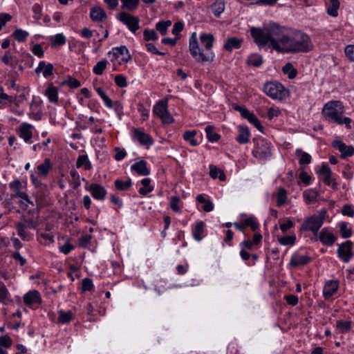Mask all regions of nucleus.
<instances>
[{"label": "nucleus", "mask_w": 354, "mask_h": 354, "mask_svg": "<svg viewBox=\"0 0 354 354\" xmlns=\"http://www.w3.org/2000/svg\"><path fill=\"white\" fill-rule=\"evenodd\" d=\"M250 34L259 48L272 49L279 53L307 52L313 47L308 35L275 22H270L263 28L252 27Z\"/></svg>", "instance_id": "f257e3e1"}, {"label": "nucleus", "mask_w": 354, "mask_h": 354, "mask_svg": "<svg viewBox=\"0 0 354 354\" xmlns=\"http://www.w3.org/2000/svg\"><path fill=\"white\" fill-rule=\"evenodd\" d=\"M200 42L203 48H200L196 32L192 33L189 37V50L192 56L198 62L213 61L214 53L211 50L214 38L211 33H202L199 37Z\"/></svg>", "instance_id": "f03ea898"}, {"label": "nucleus", "mask_w": 354, "mask_h": 354, "mask_svg": "<svg viewBox=\"0 0 354 354\" xmlns=\"http://www.w3.org/2000/svg\"><path fill=\"white\" fill-rule=\"evenodd\" d=\"M322 113L327 120L335 122L344 113V106L339 101H330L324 106Z\"/></svg>", "instance_id": "7ed1b4c3"}, {"label": "nucleus", "mask_w": 354, "mask_h": 354, "mask_svg": "<svg viewBox=\"0 0 354 354\" xmlns=\"http://www.w3.org/2000/svg\"><path fill=\"white\" fill-rule=\"evenodd\" d=\"M267 95L272 99L283 100L288 96V91L285 87L277 82H268L263 88Z\"/></svg>", "instance_id": "20e7f679"}, {"label": "nucleus", "mask_w": 354, "mask_h": 354, "mask_svg": "<svg viewBox=\"0 0 354 354\" xmlns=\"http://www.w3.org/2000/svg\"><path fill=\"white\" fill-rule=\"evenodd\" d=\"M108 55L111 56V61L112 62L120 65L127 63L131 59L129 50L124 46L113 48Z\"/></svg>", "instance_id": "39448f33"}, {"label": "nucleus", "mask_w": 354, "mask_h": 354, "mask_svg": "<svg viewBox=\"0 0 354 354\" xmlns=\"http://www.w3.org/2000/svg\"><path fill=\"white\" fill-rule=\"evenodd\" d=\"M153 112L160 118L164 124H171L174 121L167 110V102L166 100L158 102L153 106Z\"/></svg>", "instance_id": "423d86ee"}, {"label": "nucleus", "mask_w": 354, "mask_h": 354, "mask_svg": "<svg viewBox=\"0 0 354 354\" xmlns=\"http://www.w3.org/2000/svg\"><path fill=\"white\" fill-rule=\"evenodd\" d=\"M117 19L126 25L132 32H136L140 28V19L138 17L133 16L125 12H122L118 14Z\"/></svg>", "instance_id": "0eeeda50"}, {"label": "nucleus", "mask_w": 354, "mask_h": 354, "mask_svg": "<svg viewBox=\"0 0 354 354\" xmlns=\"http://www.w3.org/2000/svg\"><path fill=\"white\" fill-rule=\"evenodd\" d=\"M131 136L134 141L145 146L147 149H149L153 144L152 137L140 129H133Z\"/></svg>", "instance_id": "6e6552de"}, {"label": "nucleus", "mask_w": 354, "mask_h": 354, "mask_svg": "<svg viewBox=\"0 0 354 354\" xmlns=\"http://www.w3.org/2000/svg\"><path fill=\"white\" fill-rule=\"evenodd\" d=\"M33 125L23 122L17 129V134L26 143H30L33 135Z\"/></svg>", "instance_id": "1a4fd4ad"}, {"label": "nucleus", "mask_w": 354, "mask_h": 354, "mask_svg": "<svg viewBox=\"0 0 354 354\" xmlns=\"http://www.w3.org/2000/svg\"><path fill=\"white\" fill-rule=\"evenodd\" d=\"M86 189L91 194L92 196L98 201H104L107 194L106 189L97 183H92Z\"/></svg>", "instance_id": "9d476101"}, {"label": "nucleus", "mask_w": 354, "mask_h": 354, "mask_svg": "<svg viewBox=\"0 0 354 354\" xmlns=\"http://www.w3.org/2000/svg\"><path fill=\"white\" fill-rule=\"evenodd\" d=\"M241 115L245 119L248 120L249 122L252 124L258 130L260 131H263V126L261 125L259 119L256 117L254 114L250 112L248 109L242 106H238L236 108Z\"/></svg>", "instance_id": "9b49d317"}, {"label": "nucleus", "mask_w": 354, "mask_h": 354, "mask_svg": "<svg viewBox=\"0 0 354 354\" xmlns=\"http://www.w3.org/2000/svg\"><path fill=\"white\" fill-rule=\"evenodd\" d=\"M337 254L338 257L344 263L349 262L354 255V253L352 251L351 245H339L337 250Z\"/></svg>", "instance_id": "f8f14e48"}, {"label": "nucleus", "mask_w": 354, "mask_h": 354, "mask_svg": "<svg viewBox=\"0 0 354 354\" xmlns=\"http://www.w3.org/2000/svg\"><path fill=\"white\" fill-rule=\"evenodd\" d=\"M37 75L42 74L45 78H48L53 75L54 66L50 63H46L44 61L39 62L35 70Z\"/></svg>", "instance_id": "ddd939ff"}, {"label": "nucleus", "mask_w": 354, "mask_h": 354, "mask_svg": "<svg viewBox=\"0 0 354 354\" xmlns=\"http://www.w3.org/2000/svg\"><path fill=\"white\" fill-rule=\"evenodd\" d=\"M30 111L28 115L29 117L35 120H39L41 118V110L40 107V100L37 97H33L32 102L30 104Z\"/></svg>", "instance_id": "4468645a"}, {"label": "nucleus", "mask_w": 354, "mask_h": 354, "mask_svg": "<svg viewBox=\"0 0 354 354\" xmlns=\"http://www.w3.org/2000/svg\"><path fill=\"white\" fill-rule=\"evenodd\" d=\"M322 225V221L318 216H313L310 217L304 223L303 227L306 230L312 232L317 231Z\"/></svg>", "instance_id": "2eb2a0df"}, {"label": "nucleus", "mask_w": 354, "mask_h": 354, "mask_svg": "<svg viewBox=\"0 0 354 354\" xmlns=\"http://www.w3.org/2000/svg\"><path fill=\"white\" fill-rule=\"evenodd\" d=\"M35 223L30 221H25L24 223H19L17 226L18 235L21 237L23 241H29L28 236L26 232L27 228H35Z\"/></svg>", "instance_id": "dca6fc26"}, {"label": "nucleus", "mask_w": 354, "mask_h": 354, "mask_svg": "<svg viewBox=\"0 0 354 354\" xmlns=\"http://www.w3.org/2000/svg\"><path fill=\"white\" fill-rule=\"evenodd\" d=\"M318 173L322 176L324 183L328 185L333 184V180L332 178V171L329 167L326 164H322Z\"/></svg>", "instance_id": "f3484780"}, {"label": "nucleus", "mask_w": 354, "mask_h": 354, "mask_svg": "<svg viewBox=\"0 0 354 354\" xmlns=\"http://www.w3.org/2000/svg\"><path fill=\"white\" fill-rule=\"evenodd\" d=\"M339 283L337 281H329L326 283L324 289L323 295L326 299H328L335 294L338 289Z\"/></svg>", "instance_id": "a211bd4d"}, {"label": "nucleus", "mask_w": 354, "mask_h": 354, "mask_svg": "<svg viewBox=\"0 0 354 354\" xmlns=\"http://www.w3.org/2000/svg\"><path fill=\"white\" fill-rule=\"evenodd\" d=\"M131 169L140 176H147L150 174V169L144 160H140L131 165Z\"/></svg>", "instance_id": "6ab92c4d"}, {"label": "nucleus", "mask_w": 354, "mask_h": 354, "mask_svg": "<svg viewBox=\"0 0 354 354\" xmlns=\"http://www.w3.org/2000/svg\"><path fill=\"white\" fill-rule=\"evenodd\" d=\"M333 146L341 152L342 156L344 158L351 156L353 154V148L351 146L346 145L342 141H334Z\"/></svg>", "instance_id": "aec40b11"}, {"label": "nucleus", "mask_w": 354, "mask_h": 354, "mask_svg": "<svg viewBox=\"0 0 354 354\" xmlns=\"http://www.w3.org/2000/svg\"><path fill=\"white\" fill-rule=\"evenodd\" d=\"M90 17L93 21H102L107 16L103 8L100 6L93 7L90 10Z\"/></svg>", "instance_id": "412c9836"}, {"label": "nucleus", "mask_w": 354, "mask_h": 354, "mask_svg": "<svg viewBox=\"0 0 354 354\" xmlns=\"http://www.w3.org/2000/svg\"><path fill=\"white\" fill-rule=\"evenodd\" d=\"M24 301L26 305L40 304L41 298L37 290L29 291L24 296Z\"/></svg>", "instance_id": "4be33fe9"}, {"label": "nucleus", "mask_w": 354, "mask_h": 354, "mask_svg": "<svg viewBox=\"0 0 354 354\" xmlns=\"http://www.w3.org/2000/svg\"><path fill=\"white\" fill-rule=\"evenodd\" d=\"M0 302L6 306L13 302L8 290L3 282H0Z\"/></svg>", "instance_id": "5701e85b"}, {"label": "nucleus", "mask_w": 354, "mask_h": 354, "mask_svg": "<svg viewBox=\"0 0 354 354\" xmlns=\"http://www.w3.org/2000/svg\"><path fill=\"white\" fill-rule=\"evenodd\" d=\"M319 240L323 243H333L336 241V236L332 230L323 229L319 234Z\"/></svg>", "instance_id": "b1692460"}, {"label": "nucleus", "mask_w": 354, "mask_h": 354, "mask_svg": "<svg viewBox=\"0 0 354 354\" xmlns=\"http://www.w3.org/2000/svg\"><path fill=\"white\" fill-rule=\"evenodd\" d=\"M276 204L278 207L285 205L288 201L286 190L283 187H279L274 194Z\"/></svg>", "instance_id": "393cba45"}, {"label": "nucleus", "mask_w": 354, "mask_h": 354, "mask_svg": "<svg viewBox=\"0 0 354 354\" xmlns=\"http://www.w3.org/2000/svg\"><path fill=\"white\" fill-rule=\"evenodd\" d=\"M250 131L247 127L240 126L239 127V134L236 138V141L240 144H245L250 140Z\"/></svg>", "instance_id": "a878e982"}, {"label": "nucleus", "mask_w": 354, "mask_h": 354, "mask_svg": "<svg viewBox=\"0 0 354 354\" xmlns=\"http://www.w3.org/2000/svg\"><path fill=\"white\" fill-rule=\"evenodd\" d=\"M2 63L10 67H15L17 64V57L10 51H6L4 55L0 57Z\"/></svg>", "instance_id": "bb28decb"}, {"label": "nucleus", "mask_w": 354, "mask_h": 354, "mask_svg": "<svg viewBox=\"0 0 354 354\" xmlns=\"http://www.w3.org/2000/svg\"><path fill=\"white\" fill-rule=\"evenodd\" d=\"M295 155L300 165H308L311 162V156L300 149H296Z\"/></svg>", "instance_id": "cd10ccee"}, {"label": "nucleus", "mask_w": 354, "mask_h": 354, "mask_svg": "<svg viewBox=\"0 0 354 354\" xmlns=\"http://www.w3.org/2000/svg\"><path fill=\"white\" fill-rule=\"evenodd\" d=\"M205 223L203 221H198L193 228V236L196 241L199 242L204 236Z\"/></svg>", "instance_id": "c85d7f7f"}, {"label": "nucleus", "mask_w": 354, "mask_h": 354, "mask_svg": "<svg viewBox=\"0 0 354 354\" xmlns=\"http://www.w3.org/2000/svg\"><path fill=\"white\" fill-rule=\"evenodd\" d=\"M45 95L50 102L57 104L58 102V89L53 84L48 85L45 91Z\"/></svg>", "instance_id": "c756f323"}, {"label": "nucleus", "mask_w": 354, "mask_h": 354, "mask_svg": "<svg viewBox=\"0 0 354 354\" xmlns=\"http://www.w3.org/2000/svg\"><path fill=\"white\" fill-rule=\"evenodd\" d=\"M57 321L62 324L69 323L74 316V313L72 310L64 311L63 310H58Z\"/></svg>", "instance_id": "7c9ffc66"}, {"label": "nucleus", "mask_w": 354, "mask_h": 354, "mask_svg": "<svg viewBox=\"0 0 354 354\" xmlns=\"http://www.w3.org/2000/svg\"><path fill=\"white\" fill-rule=\"evenodd\" d=\"M242 40L236 37H231L226 39L224 48L227 51H232L234 49H238L241 47Z\"/></svg>", "instance_id": "2f4dec72"}, {"label": "nucleus", "mask_w": 354, "mask_h": 354, "mask_svg": "<svg viewBox=\"0 0 354 354\" xmlns=\"http://www.w3.org/2000/svg\"><path fill=\"white\" fill-rule=\"evenodd\" d=\"M310 258L307 255H293L290 259V264L292 266H299L307 264Z\"/></svg>", "instance_id": "473e14b6"}, {"label": "nucleus", "mask_w": 354, "mask_h": 354, "mask_svg": "<svg viewBox=\"0 0 354 354\" xmlns=\"http://www.w3.org/2000/svg\"><path fill=\"white\" fill-rule=\"evenodd\" d=\"M318 193L315 189H309L303 192V198L307 204H313L317 201Z\"/></svg>", "instance_id": "72a5a7b5"}, {"label": "nucleus", "mask_w": 354, "mask_h": 354, "mask_svg": "<svg viewBox=\"0 0 354 354\" xmlns=\"http://www.w3.org/2000/svg\"><path fill=\"white\" fill-rule=\"evenodd\" d=\"M51 167H52V165H51L50 159L46 158L43 163L39 165L37 167L38 174L41 176L46 177L48 175V171L50 169Z\"/></svg>", "instance_id": "f704fd0d"}, {"label": "nucleus", "mask_w": 354, "mask_h": 354, "mask_svg": "<svg viewBox=\"0 0 354 354\" xmlns=\"http://www.w3.org/2000/svg\"><path fill=\"white\" fill-rule=\"evenodd\" d=\"M151 179L148 178H144L140 181L142 187L138 190L140 194L145 195L153 191V187L151 185Z\"/></svg>", "instance_id": "c9c22d12"}, {"label": "nucleus", "mask_w": 354, "mask_h": 354, "mask_svg": "<svg viewBox=\"0 0 354 354\" xmlns=\"http://www.w3.org/2000/svg\"><path fill=\"white\" fill-rule=\"evenodd\" d=\"M335 327L340 333H346L351 329V321L338 320L336 322Z\"/></svg>", "instance_id": "e433bc0d"}, {"label": "nucleus", "mask_w": 354, "mask_h": 354, "mask_svg": "<svg viewBox=\"0 0 354 354\" xmlns=\"http://www.w3.org/2000/svg\"><path fill=\"white\" fill-rule=\"evenodd\" d=\"M211 9L215 16H220L225 10L224 1L222 0H216L212 5Z\"/></svg>", "instance_id": "4c0bfd02"}, {"label": "nucleus", "mask_w": 354, "mask_h": 354, "mask_svg": "<svg viewBox=\"0 0 354 354\" xmlns=\"http://www.w3.org/2000/svg\"><path fill=\"white\" fill-rule=\"evenodd\" d=\"M76 166L77 168L83 167L85 170L91 169V163L86 155H81L77 158Z\"/></svg>", "instance_id": "58836bf2"}, {"label": "nucleus", "mask_w": 354, "mask_h": 354, "mask_svg": "<svg viewBox=\"0 0 354 354\" xmlns=\"http://www.w3.org/2000/svg\"><path fill=\"white\" fill-rule=\"evenodd\" d=\"M197 201L203 204V209L207 212H211L214 209L213 203L208 199H206L202 194L198 195Z\"/></svg>", "instance_id": "ea45409f"}, {"label": "nucleus", "mask_w": 354, "mask_h": 354, "mask_svg": "<svg viewBox=\"0 0 354 354\" xmlns=\"http://www.w3.org/2000/svg\"><path fill=\"white\" fill-rule=\"evenodd\" d=\"M209 175L213 178H219L221 180L223 181L225 180V175L224 172L214 165H209Z\"/></svg>", "instance_id": "a19ab883"}, {"label": "nucleus", "mask_w": 354, "mask_h": 354, "mask_svg": "<svg viewBox=\"0 0 354 354\" xmlns=\"http://www.w3.org/2000/svg\"><path fill=\"white\" fill-rule=\"evenodd\" d=\"M13 37L18 42H24L29 37L28 31L21 28H17L12 33Z\"/></svg>", "instance_id": "79ce46f5"}, {"label": "nucleus", "mask_w": 354, "mask_h": 354, "mask_svg": "<svg viewBox=\"0 0 354 354\" xmlns=\"http://www.w3.org/2000/svg\"><path fill=\"white\" fill-rule=\"evenodd\" d=\"M122 8L129 11L136 10L140 3V0H120Z\"/></svg>", "instance_id": "37998d69"}, {"label": "nucleus", "mask_w": 354, "mask_h": 354, "mask_svg": "<svg viewBox=\"0 0 354 354\" xmlns=\"http://www.w3.org/2000/svg\"><path fill=\"white\" fill-rule=\"evenodd\" d=\"M247 64L254 67H259L263 62L262 57L257 53L250 55L247 59Z\"/></svg>", "instance_id": "c03bdc74"}, {"label": "nucleus", "mask_w": 354, "mask_h": 354, "mask_svg": "<svg viewBox=\"0 0 354 354\" xmlns=\"http://www.w3.org/2000/svg\"><path fill=\"white\" fill-rule=\"evenodd\" d=\"M340 234L344 239L348 238L351 236L352 231L348 223L341 222L338 223Z\"/></svg>", "instance_id": "a18cd8bd"}, {"label": "nucleus", "mask_w": 354, "mask_h": 354, "mask_svg": "<svg viewBox=\"0 0 354 354\" xmlns=\"http://www.w3.org/2000/svg\"><path fill=\"white\" fill-rule=\"evenodd\" d=\"M207 138L211 142H215L220 138V136L214 131L212 126H207L205 129Z\"/></svg>", "instance_id": "49530a36"}, {"label": "nucleus", "mask_w": 354, "mask_h": 354, "mask_svg": "<svg viewBox=\"0 0 354 354\" xmlns=\"http://www.w3.org/2000/svg\"><path fill=\"white\" fill-rule=\"evenodd\" d=\"M108 61L106 59H102L97 62L93 66V71L95 75H100L104 73V71L106 68Z\"/></svg>", "instance_id": "de8ad7c7"}, {"label": "nucleus", "mask_w": 354, "mask_h": 354, "mask_svg": "<svg viewBox=\"0 0 354 354\" xmlns=\"http://www.w3.org/2000/svg\"><path fill=\"white\" fill-rule=\"evenodd\" d=\"M66 37L62 33L56 34L50 37L53 46H63L66 44Z\"/></svg>", "instance_id": "09e8293b"}, {"label": "nucleus", "mask_w": 354, "mask_h": 354, "mask_svg": "<svg viewBox=\"0 0 354 354\" xmlns=\"http://www.w3.org/2000/svg\"><path fill=\"white\" fill-rule=\"evenodd\" d=\"M195 131H187L183 134V138L192 146L196 147L198 145V140L195 138Z\"/></svg>", "instance_id": "8fccbe9b"}, {"label": "nucleus", "mask_w": 354, "mask_h": 354, "mask_svg": "<svg viewBox=\"0 0 354 354\" xmlns=\"http://www.w3.org/2000/svg\"><path fill=\"white\" fill-rule=\"evenodd\" d=\"M115 187L119 191H124L128 189L131 185V179H127L126 180H122L120 179H117L115 180Z\"/></svg>", "instance_id": "3c124183"}, {"label": "nucleus", "mask_w": 354, "mask_h": 354, "mask_svg": "<svg viewBox=\"0 0 354 354\" xmlns=\"http://www.w3.org/2000/svg\"><path fill=\"white\" fill-rule=\"evenodd\" d=\"M339 7V0H330V4L327 8V13L332 17H336L337 15V10Z\"/></svg>", "instance_id": "603ef678"}, {"label": "nucleus", "mask_w": 354, "mask_h": 354, "mask_svg": "<svg viewBox=\"0 0 354 354\" xmlns=\"http://www.w3.org/2000/svg\"><path fill=\"white\" fill-rule=\"evenodd\" d=\"M97 93L100 95V97L103 100L106 106L109 108L113 107V102L112 100L106 95L105 92L103 91L102 88L97 87L95 88Z\"/></svg>", "instance_id": "864d4df0"}, {"label": "nucleus", "mask_w": 354, "mask_h": 354, "mask_svg": "<svg viewBox=\"0 0 354 354\" xmlns=\"http://www.w3.org/2000/svg\"><path fill=\"white\" fill-rule=\"evenodd\" d=\"M169 207L174 212H180L182 207L180 198L176 196H171L169 201Z\"/></svg>", "instance_id": "5fc2aeb1"}, {"label": "nucleus", "mask_w": 354, "mask_h": 354, "mask_svg": "<svg viewBox=\"0 0 354 354\" xmlns=\"http://www.w3.org/2000/svg\"><path fill=\"white\" fill-rule=\"evenodd\" d=\"M243 227L245 228L247 227H250L252 231H255L258 229L259 225L255 218L249 217L243 221Z\"/></svg>", "instance_id": "6e6d98bb"}, {"label": "nucleus", "mask_w": 354, "mask_h": 354, "mask_svg": "<svg viewBox=\"0 0 354 354\" xmlns=\"http://www.w3.org/2000/svg\"><path fill=\"white\" fill-rule=\"evenodd\" d=\"M171 25V21H162L156 24V28L161 35H165L167 28Z\"/></svg>", "instance_id": "4d7b16f0"}, {"label": "nucleus", "mask_w": 354, "mask_h": 354, "mask_svg": "<svg viewBox=\"0 0 354 354\" xmlns=\"http://www.w3.org/2000/svg\"><path fill=\"white\" fill-rule=\"evenodd\" d=\"M143 36L146 41H156L158 39V36L154 30H145Z\"/></svg>", "instance_id": "13d9d810"}, {"label": "nucleus", "mask_w": 354, "mask_h": 354, "mask_svg": "<svg viewBox=\"0 0 354 354\" xmlns=\"http://www.w3.org/2000/svg\"><path fill=\"white\" fill-rule=\"evenodd\" d=\"M13 196L19 198L20 199V202L26 205L30 203L28 196L25 192L21 191V189L15 192Z\"/></svg>", "instance_id": "bf43d9fd"}, {"label": "nucleus", "mask_w": 354, "mask_h": 354, "mask_svg": "<svg viewBox=\"0 0 354 354\" xmlns=\"http://www.w3.org/2000/svg\"><path fill=\"white\" fill-rule=\"evenodd\" d=\"M283 71L288 75L290 79L294 78L297 75L296 70L290 64H287L283 67Z\"/></svg>", "instance_id": "052dcab7"}, {"label": "nucleus", "mask_w": 354, "mask_h": 354, "mask_svg": "<svg viewBox=\"0 0 354 354\" xmlns=\"http://www.w3.org/2000/svg\"><path fill=\"white\" fill-rule=\"evenodd\" d=\"M31 51L39 58H42L44 56V50L40 44H34L31 48Z\"/></svg>", "instance_id": "680f3d73"}, {"label": "nucleus", "mask_w": 354, "mask_h": 354, "mask_svg": "<svg viewBox=\"0 0 354 354\" xmlns=\"http://www.w3.org/2000/svg\"><path fill=\"white\" fill-rule=\"evenodd\" d=\"M33 12V18L36 20H39L41 18V11L42 8L40 5L38 3H35L33 5L32 8Z\"/></svg>", "instance_id": "e2e57ef3"}, {"label": "nucleus", "mask_w": 354, "mask_h": 354, "mask_svg": "<svg viewBox=\"0 0 354 354\" xmlns=\"http://www.w3.org/2000/svg\"><path fill=\"white\" fill-rule=\"evenodd\" d=\"M344 53L349 60L354 62V44L347 45L345 47Z\"/></svg>", "instance_id": "0e129e2a"}, {"label": "nucleus", "mask_w": 354, "mask_h": 354, "mask_svg": "<svg viewBox=\"0 0 354 354\" xmlns=\"http://www.w3.org/2000/svg\"><path fill=\"white\" fill-rule=\"evenodd\" d=\"M115 154L114 156V158L117 161H120L125 158L127 156V152L124 149H121L120 147L115 148Z\"/></svg>", "instance_id": "69168bd1"}, {"label": "nucleus", "mask_w": 354, "mask_h": 354, "mask_svg": "<svg viewBox=\"0 0 354 354\" xmlns=\"http://www.w3.org/2000/svg\"><path fill=\"white\" fill-rule=\"evenodd\" d=\"M279 114H280V110L279 108L275 107V106H272L268 109V118L270 120H272L273 118L278 117L279 115Z\"/></svg>", "instance_id": "338daca9"}, {"label": "nucleus", "mask_w": 354, "mask_h": 354, "mask_svg": "<svg viewBox=\"0 0 354 354\" xmlns=\"http://www.w3.org/2000/svg\"><path fill=\"white\" fill-rule=\"evenodd\" d=\"M294 224L290 220H288L286 222H283L280 223L279 228L281 230V232L285 234L290 229H291L293 227Z\"/></svg>", "instance_id": "774afa93"}]
</instances>
